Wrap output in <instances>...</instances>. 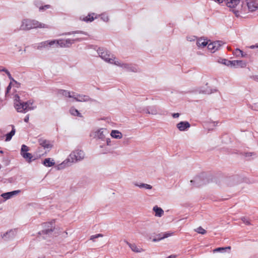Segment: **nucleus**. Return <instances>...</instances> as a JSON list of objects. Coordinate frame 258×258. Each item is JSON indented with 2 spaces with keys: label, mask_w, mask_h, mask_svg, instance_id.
<instances>
[{
  "label": "nucleus",
  "mask_w": 258,
  "mask_h": 258,
  "mask_svg": "<svg viewBox=\"0 0 258 258\" xmlns=\"http://www.w3.org/2000/svg\"><path fill=\"white\" fill-rule=\"evenodd\" d=\"M85 157V154L83 151L76 150L73 151L62 163L56 166L57 170H62L71 166L73 163L83 160Z\"/></svg>",
  "instance_id": "nucleus-1"
},
{
  "label": "nucleus",
  "mask_w": 258,
  "mask_h": 258,
  "mask_svg": "<svg viewBox=\"0 0 258 258\" xmlns=\"http://www.w3.org/2000/svg\"><path fill=\"white\" fill-rule=\"evenodd\" d=\"M48 26L37 20L24 19L21 21L20 29L21 30H29L37 28H48Z\"/></svg>",
  "instance_id": "nucleus-2"
},
{
  "label": "nucleus",
  "mask_w": 258,
  "mask_h": 258,
  "mask_svg": "<svg viewBox=\"0 0 258 258\" xmlns=\"http://www.w3.org/2000/svg\"><path fill=\"white\" fill-rule=\"evenodd\" d=\"M97 53L105 62L112 64L116 57L109 53L106 49L103 48H98L97 50Z\"/></svg>",
  "instance_id": "nucleus-3"
},
{
  "label": "nucleus",
  "mask_w": 258,
  "mask_h": 258,
  "mask_svg": "<svg viewBox=\"0 0 258 258\" xmlns=\"http://www.w3.org/2000/svg\"><path fill=\"white\" fill-rule=\"evenodd\" d=\"M107 134L108 131L106 128H96L90 132V136L93 139L103 141Z\"/></svg>",
  "instance_id": "nucleus-4"
},
{
  "label": "nucleus",
  "mask_w": 258,
  "mask_h": 258,
  "mask_svg": "<svg viewBox=\"0 0 258 258\" xmlns=\"http://www.w3.org/2000/svg\"><path fill=\"white\" fill-rule=\"evenodd\" d=\"M43 229L41 233L43 234H51L55 229V221L52 220L50 222L44 223L42 224Z\"/></svg>",
  "instance_id": "nucleus-5"
},
{
  "label": "nucleus",
  "mask_w": 258,
  "mask_h": 258,
  "mask_svg": "<svg viewBox=\"0 0 258 258\" xmlns=\"http://www.w3.org/2000/svg\"><path fill=\"white\" fill-rule=\"evenodd\" d=\"M223 43L221 41H216L213 42H209L208 45V50L212 53H214L219 50L223 45Z\"/></svg>",
  "instance_id": "nucleus-6"
},
{
  "label": "nucleus",
  "mask_w": 258,
  "mask_h": 258,
  "mask_svg": "<svg viewBox=\"0 0 258 258\" xmlns=\"http://www.w3.org/2000/svg\"><path fill=\"white\" fill-rule=\"evenodd\" d=\"M2 71L5 72L6 74L8 75L9 78L11 80V82L9 86H8L6 91V93H9L12 87H18L19 84L12 78L11 75L10 74L9 71L8 70L4 69L2 70Z\"/></svg>",
  "instance_id": "nucleus-7"
},
{
  "label": "nucleus",
  "mask_w": 258,
  "mask_h": 258,
  "mask_svg": "<svg viewBox=\"0 0 258 258\" xmlns=\"http://www.w3.org/2000/svg\"><path fill=\"white\" fill-rule=\"evenodd\" d=\"M98 18V15L95 13H91L88 14L87 16H81L80 17V20L81 21L90 23L93 22L94 20Z\"/></svg>",
  "instance_id": "nucleus-8"
},
{
  "label": "nucleus",
  "mask_w": 258,
  "mask_h": 258,
  "mask_svg": "<svg viewBox=\"0 0 258 258\" xmlns=\"http://www.w3.org/2000/svg\"><path fill=\"white\" fill-rule=\"evenodd\" d=\"M112 64L119 67L122 69L126 71H131L132 70V66L130 64L119 60L116 57Z\"/></svg>",
  "instance_id": "nucleus-9"
},
{
  "label": "nucleus",
  "mask_w": 258,
  "mask_h": 258,
  "mask_svg": "<svg viewBox=\"0 0 258 258\" xmlns=\"http://www.w3.org/2000/svg\"><path fill=\"white\" fill-rule=\"evenodd\" d=\"M246 4L248 10L250 12H253L258 10V2L257 0H247Z\"/></svg>",
  "instance_id": "nucleus-10"
},
{
  "label": "nucleus",
  "mask_w": 258,
  "mask_h": 258,
  "mask_svg": "<svg viewBox=\"0 0 258 258\" xmlns=\"http://www.w3.org/2000/svg\"><path fill=\"white\" fill-rule=\"evenodd\" d=\"M231 67L234 68H245L247 66V62L245 61L242 60H231L230 62Z\"/></svg>",
  "instance_id": "nucleus-11"
},
{
  "label": "nucleus",
  "mask_w": 258,
  "mask_h": 258,
  "mask_svg": "<svg viewBox=\"0 0 258 258\" xmlns=\"http://www.w3.org/2000/svg\"><path fill=\"white\" fill-rule=\"evenodd\" d=\"M15 108L18 112L24 113L23 102L20 100V98L18 96H16Z\"/></svg>",
  "instance_id": "nucleus-12"
},
{
  "label": "nucleus",
  "mask_w": 258,
  "mask_h": 258,
  "mask_svg": "<svg viewBox=\"0 0 258 258\" xmlns=\"http://www.w3.org/2000/svg\"><path fill=\"white\" fill-rule=\"evenodd\" d=\"M178 130L181 132L187 131L190 127V123L186 121H180L176 124Z\"/></svg>",
  "instance_id": "nucleus-13"
},
{
  "label": "nucleus",
  "mask_w": 258,
  "mask_h": 258,
  "mask_svg": "<svg viewBox=\"0 0 258 258\" xmlns=\"http://www.w3.org/2000/svg\"><path fill=\"white\" fill-rule=\"evenodd\" d=\"M74 95L73 99L77 101L88 102L91 100L88 96L81 95L76 93H74Z\"/></svg>",
  "instance_id": "nucleus-14"
},
{
  "label": "nucleus",
  "mask_w": 258,
  "mask_h": 258,
  "mask_svg": "<svg viewBox=\"0 0 258 258\" xmlns=\"http://www.w3.org/2000/svg\"><path fill=\"white\" fill-rule=\"evenodd\" d=\"M24 105V113H25L28 111L32 110L36 108V106L34 104V102L32 101H28L26 102H23Z\"/></svg>",
  "instance_id": "nucleus-15"
},
{
  "label": "nucleus",
  "mask_w": 258,
  "mask_h": 258,
  "mask_svg": "<svg viewBox=\"0 0 258 258\" xmlns=\"http://www.w3.org/2000/svg\"><path fill=\"white\" fill-rule=\"evenodd\" d=\"M210 41L204 38H200L197 40V45L199 48H203L208 45Z\"/></svg>",
  "instance_id": "nucleus-16"
},
{
  "label": "nucleus",
  "mask_w": 258,
  "mask_h": 258,
  "mask_svg": "<svg viewBox=\"0 0 258 258\" xmlns=\"http://www.w3.org/2000/svg\"><path fill=\"white\" fill-rule=\"evenodd\" d=\"M20 192V190H14L3 194L1 196L5 200H8Z\"/></svg>",
  "instance_id": "nucleus-17"
},
{
  "label": "nucleus",
  "mask_w": 258,
  "mask_h": 258,
  "mask_svg": "<svg viewBox=\"0 0 258 258\" xmlns=\"http://www.w3.org/2000/svg\"><path fill=\"white\" fill-rule=\"evenodd\" d=\"M35 5L40 12H44L46 10L52 8V6L50 5H45L43 6L41 5L38 2H35Z\"/></svg>",
  "instance_id": "nucleus-18"
},
{
  "label": "nucleus",
  "mask_w": 258,
  "mask_h": 258,
  "mask_svg": "<svg viewBox=\"0 0 258 258\" xmlns=\"http://www.w3.org/2000/svg\"><path fill=\"white\" fill-rule=\"evenodd\" d=\"M81 40L77 39H63V47H69L76 41H80Z\"/></svg>",
  "instance_id": "nucleus-19"
},
{
  "label": "nucleus",
  "mask_w": 258,
  "mask_h": 258,
  "mask_svg": "<svg viewBox=\"0 0 258 258\" xmlns=\"http://www.w3.org/2000/svg\"><path fill=\"white\" fill-rule=\"evenodd\" d=\"M110 135L112 138L118 140L121 139L123 137L122 134L120 131L116 130H112Z\"/></svg>",
  "instance_id": "nucleus-20"
},
{
  "label": "nucleus",
  "mask_w": 258,
  "mask_h": 258,
  "mask_svg": "<svg viewBox=\"0 0 258 258\" xmlns=\"http://www.w3.org/2000/svg\"><path fill=\"white\" fill-rule=\"evenodd\" d=\"M226 6L229 8H235L240 3V0H225Z\"/></svg>",
  "instance_id": "nucleus-21"
},
{
  "label": "nucleus",
  "mask_w": 258,
  "mask_h": 258,
  "mask_svg": "<svg viewBox=\"0 0 258 258\" xmlns=\"http://www.w3.org/2000/svg\"><path fill=\"white\" fill-rule=\"evenodd\" d=\"M49 47V40L42 41L37 44L36 48L38 50H42L44 48H47Z\"/></svg>",
  "instance_id": "nucleus-22"
},
{
  "label": "nucleus",
  "mask_w": 258,
  "mask_h": 258,
  "mask_svg": "<svg viewBox=\"0 0 258 258\" xmlns=\"http://www.w3.org/2000/svg\"><path fill=\"white\" fill-rule=\"evenodd\" d=\"M134 184L135 186L139 187L140 188H144L145 189H151L152 188V186L150 184L140 182H134Z\"/></svg>",
  "instance_id": "nucleus-23"
},
{
  "label": "nucleus",
  "mask_w": 258,
  "mask_h": 258,
  "mask_svg": "<svg viewBox=\"0 0 258 258\" xmlns=\"http://www.w3.org/2000/svg\"><path fill=\"white\" fill-rule=\"evenodd\" d=\"M233 54L236 57H246L247 55L246 53H245L243 52L242 50L239 48H236L235 50L233 51Z\"/></svg>",
  "instance_id": "nucleus-24"
},
{
  "label": "nucleus",
  "mask_w": 258,
  "mask_h": 258,
  "mask_svg": "<svg viewBox=\"0 0 258 258\" xmlns=\"http://www.w3.org/2000/svg\"><path fill=\"white\" fill-rule=\"evenodd\" d=\"M127 244L134 252L139 253L143 251V249L140 246H138L135 244H132L127 242Z\"/></svg>",
  "instance_id": "nucleus-25"
},
{
  "label": "nucleus",
  "mask_w": 258,
  "mask_h": 258,
  "mask_svg": "<svg viewBox=\"0 0 258 258\" xmlns=\"http://www.w3.org/2000/svg\"><path fill=\"white\" fill-rule=\"evenodd\" d=\"M153 211L155 212V216L158 217H161L164 214V211L163 209L158 207L157 206H155L153 208Z\"/></svg>",
  "instance_id": "nucleus-26"
},
{
  "label": "nucleus",
  "mask_w": 258,
  "mask_h": 258,
  "mask_svg": "<svg viewBox=\"0 0 258 258\" xmlns=\"http://www.w3.org/2000/svg\"><path fill=\"white\" fill-rule=\"evenodd\" d=\"M16 235V231L15 230H10L3 235V238L8 239L14 237Z\"/></svg>",
  "instance_id": "nucleus-27"
},
{
  "label": "nucleus",
  "mask_w": 258,
  "mask_h": 258,
  "mask_svg": "<svg viewBox=\"0 0 258 258\" xmlns=\"http://www.w3.org/2000/svg\"><path fill=\"white\" fill-rule=\"evenodd\" d=\"M43 163L46 167H51L54 165L55 162L52 159L46 158L44 160Z\"/></svg>",
  "instance_id": "nucleus-28"
},
{
  "label": "nucleus",
  "mask_w": 258,
  "mask_h": 258,
  "mask_svg": "<svg viewBox=\"0 0 258 258\" xmlns=\"http://www.w3.org/2000/svg\"><path fill=\"white\" fill-rule=\"evenodd\" d=\"M174 232H166L159 235V240H162L163 239L168 238L173 235Z\"/></svg>",
  "instance_id": "nucleus-29"
},
{
  "label": "nucleus",
  "mask_w": 258,
  "mask_h": 258,
  "mask_svg": "<svg viewBox=\"0 0 258 258\" xmlns=\"http://www.w3.org/2000/svg\"><path fill=\"white\" fill-rule=\"evenodd\" d=\"M61 94L67 97H69V98H73V97L74 96V92H70V91H66V90H62L61 91Z\"/></svg>",
  "instance_id": "nucleus-30"
},
{
  "label": "nucleus",
  "mask_w": 258,
  "mask_h": 258,
  "mask_svg": "<svg viewBox=\"0 0 258 258\" xmlns=\"http://www.w3.org/2000/svg\"><path fill=\"white\" fill-rule=\"evenodd\" d=\"M24 158H25L26 161H27L28 162H30L31 161V159L32 158V155L27 152H25L24 153H22L21 154Z\"/></svg>",
  "instance_id": "nucleus-31"
},
{
  "label": "nucleus",
  "mask_w": 258,
  "mask_h": 258,
  "mask_svg": "<svg viewBox=\"0 0 258 258\" xmlns=\"http://www.w3.org/2000/svg\"><path fill=\"white\" fill-rule=\"evenodd\" d=\"M70 112L72 115L79 116V117L81 116V114L79 112V111L77 109H76L75 108H73V107L71 108L70 110Z\"/></svg>",
  "instance_id": "nucleus-32"
},
{
  "label": "nucleus",
  "mask_w": 258,
  "mask_h": 258,
  "mask_svg": "<svg viewBox=\"0 0 258 258\" xmlns=\"http://www.w3.org/2000/svg\"><path fill=\"white\" fill-rule=\"evenodd\" d=\"M98 17H100L101 19L105 22H108L109 21V17L106 13H102L101 15H98Z\"/></svg>",
  "instance_id": "nucleus-33"
},
{
  "label": "nucleus",
  "mask_w": 258,
  "mask_h": 258,
  "mask_svg": "<svg viewBox=\"0 0 258 258\" xmlns=\"http://www.w3.org/2000/svg\"><path fill=\"white\" fill-rule=\"evenodd\" d=\"M15 130L14 128L11 131V132L6 135V141H9L12 139V137L15 135Z\"/></svg>",
  "instance_id": "nucleus-34"
},
{
  "label": "nucleus",
  "mask_w": 258,
  "mask_h": 258,
  "mask_svg": "<svg viewBox=\"0 0 258 258\" xmlns=\"http://www.w3.org/2000/svg\"><path fill=\"white\" fill-rule=\"evenodd\" d=\"M226 249H230V247H219L213 250V252H224L225 251Z\"/></svg>",
  "instance_id": "nucleus-35"
},
{
  "label": "nucleus",
  "mask_w": 258,
  "mask_h": 258,
  "mask_svg": "<svg viewBox=\"0 0 258 258\" xmlns=\"http://www.w3.org/2000/svg\"><path fill=\"white\" fill-rule=\"evenodd\" d=\"M49 47L50 48L57 47L56 40H55V39L49 40Z\"/></svg>",
  "instance_id": "nucleus-36"
},
{
  "label": "nucleus",
  "mask_w": 258,
  "mask_h": 258,
  "mask_svg": "<svg viewBox=\"0 0 258 258\" xmlns=\"http://www.w3.org/2000/svg\"><path fill=\"white\" fill-rule=\"evenodd\" d=\"M195 231L197 233L201 234H205L206 233V231L201 226L197 228L196 229H195Z\"/></svg>",
  "instance_id": "nucleus-37"
},
{
  "label": "nucleus",
  "mask_w": 258,
  "mask_h": 258,
  "mask_svg": "<svg viewBox=\"0 0 258 258\" xmlns=\"http://www.w3.org/2000/svg\"><path fill=\"white\" fill-rule=\"evenodd\" d=\"M218 62L221 63H222L223 64H225L227 66H228V67H230V64H231V63H230L231 60H228L226 59H222L221 60H219Z\"/></svg>",
  "instance_id": "nucleus-38"
},
{
  "label": "nucleus",
  "mask_w": 258,
  "mask_h": 258,
  "mask_svg": "<svg viewBox=\"0 0 258 258\" xmlns=\"http://www.w3.org/2000/svg\"><path fill=\"white\" fill-rule=\"evenodd\" d=\"M251 108L254 110L258 111V100L254 101L251 105Z\"/></svg>",
  "instance_id": "nucleus-39"
},
{
  "label": "nucleus",
  "mask_w": 258,
  "mask_h": 258,
  "mask_svg": "<svg viewBox=\"0 0 258 258\" xmlns=\"http://www.w3.org/2000/svg\"><path fill=\"white\" fill-rule=\"evenodd\" d=\"M57 42V46L60 47H63V39H56Z\"/></svg>",
  "instance_id": "nucleus-40"
},
{
  "label": "nucleus",
  "mask_w": 258,
  "mask_h": 258,
  "mask_svg": "<svg viewBox=\"0 0 258 258\" xmlns=\"http://www.w3.org/2000/svg\"><path fill=\"white\" fill-rule=\"evenodd\" d=\"M28 151H29V148L27 146H26L25 145H23L21 147V154L22 153L27 152Z\"/></svg>",
  "instance_id": "nucleus-41"
},
{
  "label": "nucleus",
  "mask_w": 258,
  "mask_h": 258,
  "mask_svg": "<svg viewBox=\"0 0 258 258\" xmlns=\"http://www.w3.org/2000/svg\"><path fill=\"white\" fill-rule=\"evenodd\" d=\"M146 113L152 115H157L158 114L157 110L155 109H151L150 111L148 109L146 111Z\"/></svg>",
  "instance_id": "nucleus-42"
},
{
  "label": "nucleus",
  "mask_w": 258,
  "mask_h": 258,
  "mask_svg": "<svg viewBox=\"0 0 258 258\" xmlns=\"http://www.w3.org/2000/svg\"><path fill=\"white\" fill-rule=\"evenodd\" d=\"M103 236V234H97L96 235H92L90 237V240L94 241V239L95 238H97L99 237H102Z\"/></svg>",
  "instance_id": "nucleus-43"
},
{
  "label": "nucleus",
  "mask_w": 258,
  "mask_h": 258,
  "mask_svg": "<svg viewBox=\"0 0 258 258\" xmlns=\"http://www.w3.org/2000/svg\"><path fill=\"white\" fill-rule=\"evenodd\" d=\"M186 39L188 41H195L197 38L195 36H188L186 37Z\"/></svg>",
  "instance_id": "nucleus-44"
},
{
  "label": "nucleus",
  "mask_w": 258,
  "mask_h": 258,
  "mask_svg": "<svg viewBox=\"0 0 258 258\" xmlns=\"http://www.w3.org/2000/svg\"><path fill=\"white\" fill-rule=\"evenodd\" d=\"M104 141H105L106 145L107 146H110L111 145L112 142L110 138H105Z\"/></svg>",
  "instance_id": "nucleus-45"
},
{
  "label": "nucleus",
  "mask_w": 258,
  "mask_h": 258,
  "mask_svg": "<svg viewBox=\"0 0 258 258\" xmlns=\"http://www.w3.org/2000/svg\"><path fill=\"white\" fill-rule=\"evenodd\" d=\"M250 49H254V48H258V43L257 44H256L255 45H250V46L248 47Z\"/></svg>",
  "instance_id": "nucleus-46"
},
{
  "label": "nucleus",
  "mask_w": 258,
  "mask_h": 258,
  "mask_svg": "<svg viewBox=\"0 0 258 258\" xmlns=\"http://www.w3.org/2000/svg\"><path fill=\"white\" fill-rule=\"evenodd\" d=\"M42 145L45 148H49L50 147V145L49 144H48L46 141L43 142V143H42Z\"/></svg>",
  "instance_id": "nucleus-47"
},
{
  "label": "nucleus",
  "mask_w": 258,
  "mask_h": 258,
  "mask_svg": "<svg viewBox=\"0 0 258 258\" xmlns=\"http://www.w3.org/2000/svg\"><path fill=\"white\" fill-rule=\"evenodd\" d=\"M179 116V113H174L172 114V117L173 118H177Z\"/></svg>",
  "instance_id": "nucleus-48"
},
{
  "label": "nucleus",
  "mask_w": 258,
  "mask_h": 258,
  "mask_svg": "<svg viewBox=\"0 0 258 258\" xmlns=\"http://www.w3.org/2000/svg\"><path fill=\"white\" fill-rule=\"evenodd\" d=\"M29 117L28 115H27L25 118H24V121L26 122H28V121H29Z\"/></svg>",
  "instance_id": "nucleus-49"
},
{
  "label": "nucleus",
  "mask_w": 258,
  "mask_h": 258,
  "mask_svg": "<svg viewBox=\"0 0 258 258\" xmlns=\"http://www.w3.org/2000/svg\"><path fill=\"white\" fill-rule=\"evenodd\" d=\"M214 1L219 4H221V3H223L224 1V2L225 1V0H214Z\"/></svg>",
  "instance_id": "nucleus-50"
},
{
  "label": "nucleus",
  "mask_w": 258,
  "mask_h": 258,
  "mask_svg": "<svg viewBox=\"0 0 258 258\" xmlns=\"http://www.w3.org/2000/svg\"><path fill=\"white\" fill-rule=\"evenodd\" d=\"M176 255H175V254H172V255H171L169 256H168L167 258H176Z\"/></svg>",
  "instance_id": "nucleus-51"
},
{
  "label": "nucleus",
  "mask_w": 258,
  "mask_h": 258,
  "mask_svg": "<svg viewBox=\"0 0 258 258\" xmlns=\"http://www.w3.org/2000/svg\"><path fill=\"white\" fill-rule=\"evenodd\" d=\"M242 220L246 224H249V222L248 221L246 220V219L244 218H242Z\"/></svg>",
  "instance_id": "nucleus-52"
},
{
  "label": "nucleus",
  "mask_w": 258,
  "mask_h": 258,
  "mask_svg": "<svg viewBox=\"0 0 258 258\" xmlns=\"http://www.w3.org/2000/svg\"><path fill=\"white\" fill-rule=\"evenodd\" d=\"M204 93L209 94V93H211V90H206V91H205L204 92Z\"/></svg>",
  "instance_id": "nucleus-53"
},
{
  "label": "nucleus",
  "mask_w": 258,
  "mask_h": 258,
  "mask_svg": "<svg viewBox=\"0 0 258 258\" xmlns=\"http://www.w3.org/2000/svg\"><path fill=\"white\" fill-rule=\"evenodd\" d=\"M160 240H159V238L158 239H154L153 240V241H159Z\"/></svg>",
  "instance_id": "nucleus-54"
}]
</instances>
